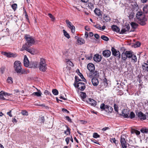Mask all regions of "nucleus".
I'll return each instance as SVG.
<instances>
[{
  "mask_svg": "<svg viewBox=\"0 0 148 148\" xmlns=\"http://www.w3.org/2000/svg\"><path fill=\"white\" fill-rule=\"evenodd\" d=\"M101 38L106 41H107L109 40V38L107 36L102 35L101 36Z\"/></svg>",
  "mask_w": 148,
  "mask_h": 148,
  "instance_id": "obj_42",
  "label": "nucleus"
},
{
  "mask_svg": "<svg viewBox=\"0 0 148 148\" xmlns=\"http://www.w3.org/2000/svg\"><path fill=\"white\" fill-rule=\"evenodd\" d=\"M63 32L64 33V36L67 38L69 39L70 38V36L69 34L65 30H63Z\"/></svg>",
  "mask_w": 148,
  "mask_h": 148,
  "instance_id": "obj_34",
  "label": "nucleus"
},
{
  "mask_svg": "<svg viewBox=\"0 0 148 148\" xmlns=\"http://www.w3.org/2000/svg\"><path fill=\"white\" fill-rule=\"evenodd\" d=\"M48 16L51 19V20L53 21L55 20V18L54 16L51 14L49 13L48 14Z\"/></svg>",
  "mask_w": 148,
  "mask_h": 148,
  "instance_id": "obj_49",
  "label": "nucleus"
},
{
  "mask_svg": "<svg viewBox=\"0 0 148 148\" xmlns=\"http://www.w3.org/2000/svg\"><path fill=\"white\" fill-rule=\"evenodd\" d=\"M14 65V68L15 71L18 74H27L29 72L28 70L22 69L21 63L19 61H17L15 62Z\"/></svg>",
  "mask_w": 148,
  "mask_h": 148,
  "instance_id": "obj_1",
  "label": "nucleus"
},
{
  "mask_svg": "<svg viewBox=\"0 0 148 148\" xmlns=\"http://www.w3.org/2000/svg\"><path fill=\"white\" fill-rule=\"evenodd\" d=\"M90 79H91L93 85L95 86H97L99 84V81L97 78H92Z\"/></svg>",
  "mask_w": 148,
  "mask_h": 148,
  "instance_id": "obj_23",
  "label": "nucleus"
},
{
  "mask_svg": "<svg viewBox=\"0 0 148 148\" xmlns=\"http://www.w3.org/2000/svg\"><path fill=\"white\" fill-rule=\"evenodd\" d=\"M131 5L132 6V8L133 10H137L138 9V5L136 3L134 2L132 3Z\"/></svg>",
  "mask_w": 148,
  "mask_h": 148,
  "instance_id": "obj_28",
  "label": "nucleus"
},
{
  "mask_svg": "<svg viewBox=\"0 0 148 148\" xmlns=\"http://www.w3.org/2000/svg\"><path fill=\"white\" fill-rule=\"evenodd\" d=\"M7 82L10 83H12L13 82L12 79L10 77H9L7 80Z\"/></svg>",
  "mask_w": 148,
  "mask_h": 148,
  "instance_id": "obj_51",
  "label": "nucleus"
},
{
  "mask_svg": "<svg viewBox=\"0 0 148 148\" xmlns=\"http://www.w3.org/2000/svg\"><path fill=\"white\" fill-rule=\"evenodd\" d=\"M135 116L134 113L133 112H131L129 116L130 119H132L135 117Z\"/></svg>",
  "mask_w": 148,
  "mask_h": 148,
  "instance_id": "obj_41",
  "label": "nucleus"
},
{
  "mask_svg": "<svg viewBox=\"0 0 148 148\" xmlns=\"http://www.w3.org/2000/svg\"><path fill=\"white\" fill-rule=\"evenodd\" d=\"M111 51L112 55L118 58H121V53L120 52L118 51H117L113 47H112Z\"/></svg>",
  "mask_w": 148,
  "mask_h": 148,
  "instance_id": "obj_10",
  "label": "nucleus"
},
{
  "mask_svg": "<svg viewBox=\"0 0 148 148\" xmlns=\"http://www.w3.org/2000/svg\"><path fill=\"white\" fill-rule=\"evenodd\" d=\"M39 69L40 71L45 72L47 69L45 60L43 58H41L39 63Z\"/></svg>",
  "mask_w": 148,
  "mask_h": 148,
  "instance_id": "obj_5",
  "label": "nucleus"
},
{
  "mask_svg": "<svg viewBox=\"0 0 148 148\" xmlns=\"http://www.w3.org/2000/svg\"><path fill=\"white\" fill-rule=\"evenodd\" d=\"M80 96L82 99H84L86 98V95L85 93L82 92L80 94Z\"/></svg>",
  "mask_w": 148,
  "mask_h": 148,
  "instance_id": "obj_44",
  "label": "nucleus"
},
{
  "mask_svg": "<svg viewBox=\"0 0 148 148\" xmlns=\"http://www.w3.org/2000/svg\"><path fill=\"white\" fill-rule=\"evenodd\" d=\"M42 94L40 90H38V92H33L32 95L33 96H36L39 97L41 96Z\"/></svg>",
  "mask_w": 148,
  "mask_h": 148,
  "instance_id": "obj_30",
  "label": "nucleus"
},
{
  "mask_svg": "<svg viewBox=\"0 0 148 148\" xmlns=\"http://www.w3.org/2000/svg\"><path fill=\"white\" fill-rule=\"evenodd\" d=\"M138 117L141 119L144 120L146 119V116L141 112H139L137 114Z\"/></svg>",
  "mask_w": 148,
  "mask_h": 148,
  "instance_id": "obj_16",
  "label": "nucleus"
},
{
  "mask_svg": "<svg viewBox=\"0 0 148 148\" xmlns=\"http://www.w3.org/2000/svg\"><path fill=\"white\" fill-rule=\"evenodd\" d=\"M86 101L92 106H95L96 105V101L91 98H89Z\"/></svg>",
  "mask_w": 148,
  "mask_h": 148,
  "instance_id": "obj_18",
  "label": "nucleus"
},
{
  "mask_svg": "<svg viewBox=\"0 0 148 148\" xmlns=\"http://www.w3.org/2000/svg\"><path fill=\"white\" fill-rule=\"evenodd\" d=\"M25 38L26 39V42L23 45V48L26 49L27 47H29L35 43L34 39L32 36H31L29 35L25 34Z\"/></svg>",
  "mask_w": 148,
  "mask_h": 148,
  "instance_id": "obj_2",
  "label": "nucleus"
},
{
  "mask_svg": "<svg viewBox=\"0 0 148 148\" xmlns=\"http://www.w3.org/2000/svg\"><path fill=\"white\" fill-rule=\"evenodd\" d=\"M94 13L96 14L98 16H100L101 15V11L100 10L97 8H96L95 10L94 11Z\"/></svg>",
  "mask_w": 148,
  "mask_h": 148,
  "instance_id": "obj_29",
  "label": "nucleus"
},
{
  "mask_svg": "<svg viewBox=\"0 0 148 148\" xmlns=\"http://www.w3.org/2000/svg\"><path fill=\"white\" fill-rule=\"evenodd\" d=\"M2 53L5 56L9 58L14 57L16 56L15 54L11 53H7L6 52H3Z\"/></svg>",
  "mask_w": 148,
  "mask_h": 148,
  "instance_id": "obj_20",
  "label": "nucleus"
},
{
  "mask_svg": "<svg viewBox=\"0 0 148 148\" xmlns=\"http://www.w3.org/2000/svg\"><path fill=\"white\" fill-rule=\"evenodd\" d=\"M75 81L74 84V85L75 86V85L77 84V82L81 81V80L80 79H79V77L77 76H75Z\"/></svg>",
  "mask_w": 148,
  "mask_h": 148,
  "instance_id": "obj_37",
  "label": "nucleus"
},
{
  "mask_svg": "<svg viewBox=\"0 0 148 148\" xmlns=\"http://www.w3.org/2000/svg\"><path fill=\"white\" fill-rule=\"evenodd\" d=\"M38 63L36 61L31 62L29 64V67L31 68H35L37 67Z\"/></svg>",
  "mask_w": 148,
  "mask_h": 148,
  "instance_id": "obj_19",
  "label": "nucleus"
},
{
  "mask_svg": "<svg viewBox=\"0 0 148 148\" xmlns=\"http://www.w3.org/2000/svg\"><path fill=\"white\" fill-rule=\"evenodd\" d=\"M132 60H133L134 62H136L137 61V58L136 56L134 54H133L132 57H131Z\"/></svg>",
  "mask_w": 148,
  "mask_h": 148,
  "instance_id": "obj_45",
  "label": "nucleus"
},
{
  "mask_svg": "<svg viewBox=\"0 0 148 148\" xmlns=\"http://www.w3.org/2000/svg\"><path fill=\"white\" fill-rule=\"evenodd\" d=\"M140 131L143 133H148V130L147 129H141Z\"/></svg>",
  "mask_w": 148,
  "mask_h": 148,
  "instance_id": "obj_48",
  "label": "nucleus"
},
{
  "mask_svg": "<svg viewBox=\"0 0 148 148\" xmlns=\"http://www.w3.org/2000/svg\"><path fill=\"white\" fill-rule=\"evenodd\" d=\"M66 119L70 122H71L72 121L71 119L68 116H66L65 117Z\"/></svg>",
  "mask_w": 148,
  "mask_h": 148,
  "instance_id": "obj_57",
  "label": "nucleus"
},
{
  "mask_svg": "<svg viewBox=\"0 0 148 148\" xmlns=\"http://www.w3.org/2000/svg\"><path fill=\"white\" fill-rule=\"evenodd\" d=\"M94 26L95 27H96L97 29L101 30V27L100 25H95Z\"/></svg>",
  "mask_w": 148,
  "mask_h": 148,
  "instance_id": "obj_56",
  "label": "nucleus"
},
{
  "mask_svg": "<svg viewBox=\"0 0 148 148\" xmlns=\"http://www.w3.org/2000/svg\"><path fill=\"white\" fill-rule=\"evenodd\" d=\"M143 11L145 13H147L148 12V5L146 4L143 8Z\"/></svg>",
  "mask_w": 148,
  "mask_h": 148,
  "instance_id": "obj_33",
  "label": "nucleus"
},
{
  "mask_svg": "<svg viewBox=\"0 0 148 148\" xmlns=\"http://www.w3.org/2000/svg\"><path fill=\"white\" fill-rule=\"evenodd\" d=\"M11 7L14 11H15L17 8V5L16 3H14L11 5Z\"/></svg>",
  "mask_w": 148,
  "mask_h": 148,
  "instance_id": "obj_35",
  "label": "nucleus"
},
{
  "mask_svg": "<svg viewBox=\"0 0 148 148\" xmlns=\"http://www.w3.org/2000/svg\"><path fill=\"white\" fill-rule=\"evenodd\" d=\"M142 68L144 71H148V64L145 63H143L142 66Z\"/></svg>",
  "mask_w": 148,
  "mask_h": 148,
  "instance_id": "obj_25",
  "label": "nucleus"
},
{
  "mask_svg": "<svg viewBox=\"0 0 148 148\" xmlns=\"http://www.w3.org/2000/svg\"><path fill=\"white\" fill-rule=\"evenodd\" d=\"M124 135H121L120 138V143L123 148H127V145L125 139Z\"/></svg>",
  "mask_w": 148,
  "mask_h": 148,
  "instance_id": "obj_9",
  "label": "nucleus"
},
{
  "mask_svg": "<svg viewBox=\"0 0 148 148\" xmlns=\"http://www.w3.org/2000/svg\"><path fill=\"white\" fill-rule=\"evenodd\" d=\"M52 92L53 95H57L58 93V91L56 89H53Z\"/></svg>",
  "mask_w": 148,
  "mask_h": 148,
  "instance_id": "obj_43",
  "label": "nucleus"
},
{
  "mask_svg": "<svg viewBox=\"0 0 148 148\" xmlns=\"http://www.w3.org/2000/svg\"><path fill=\"white\" fill-rule=\"evenodd\" d=\"M129 114V110L127 109H123L122 110V114H120V115L122 116L124 118H128Z\"/></svg>",
  "mask_w": 148,
  "mask_h": 148,
  "instance_id": "obj_12",
  "label": "nucleus"
},
{
  "mask_svg": "<svg viewBox=\"0 0 148 148\" xmlns=\"http://www.w3.org/2000/svg\"><path fill=\"white\" fill-rule=\"evenodd\" d=\"M21 113L23 115L27 116L28 115V112L25 110L22 111Z\"/></svg>",
  "mask_w": 148,
  "mask_h": 148,
  "instance_id": "obj_52",
  "label": "nucleus"
},
{
  "mask_svg": "<svg viewBox=\"0 0 148 148\" xmlns=\"http://www.w3.org/2000/svg\"><path fill=\"white\" fill-rule=\"evenodd\" d=\"M66 23L68 27L71 29V32L74 33L75 31V28L71 23L68 20H66Z\"/></svg>",
  "mask_w": 148,
  "mask_h": 148,
  "instance_id": "obj_8",
  "label": "nucleus"
},
{
  "mask_svg": "<svg viewBox=\"0 0 148 148\" xmlns=\"http://www.w3.org/2000/svg\"><path fill=\"white\" fill-rule=\"evenodd\" d=\"M80 90H83L85 88L84 84L82 82H79L77 84V86H75Z\"/></svg>",
  "mask_w": 148,
  "mask_h": 148,
  "instance_id": "obj_11",
  "label": "nucleus"
},
{
  "mask_svg": "<svg viewBox=\"0 0 148 148\" xmlns=\"http://www.w3.org/2000/svg\"><path fill=\"white\" fill-rule=\"evenodd\" d=\"M23 13L25 14V18L27 20V21H29V19L28 18V15L27 14L26 11L25 9L24 8H23Z\"/></svg>",
  "mask_w": 148,
  "mask_h": 148,
  "instance_id": "obj_36",
  "label": "nucleus"
},
{
  "mask_svg": "<svg viewBox=\"0 0 148 148\" xmlns=\"http://www.w3.org/2000/svg\"><path fill=\"white\" fill-rule=\"evenodd\" d=\"M77 42L78 44L81 45L85 43V40L83 38H80L78 39Z\"/></svg>",
  "mask_w": 148,
  "mask_h": 148,
  "instance_id": "obj_31",
  "label": "nucleus"
},
{
  "mask_svg": "<svg viewBox=\"0 0 148 148\" xmlns=\"http://www.w3.org/2000/svg\"><path fill=\"white\" fill-rule=\"evenodd\" d=\"M91 140L92 142L97 144H99V142L97 141L96 140L93 139H91Z\"/></svg>",
  "mask_w": 148,
  "mask_h": 148,
  "instance_id": "obj_55",
  "label": "nucleus"
},
{
  "mask_svg": "<svg viewBox=\"0 0 148 148\" xmlns=\"http://www.w3.org/2000/svg\"><path fill=\"white\" fill-rule=\"evenodd\" d=\"M44 93L46 95H49V94H51V93L50 92H49L47 90H45L44 92Z\"/></svg>",
  "mask_w": 148,
  "mask_h": 148,
  "instance_id": "obj_64",
  "label": "nucleus"
},
{
  "mask_svg": "<svg viewBox=\"0 0 148 148\" xmlns=\"http://www.w3.org/2000/svg\"><path fill=\"white\" fill-rule=\"evenodd\" d=\"M93 137L94 138H99L100 136L97 133H94L93 134Z\"/></svg>",
  "mask_w": 148,
  "mask_h": 148,
  "instance_id": "obj_47",
  "label": "nucleus"
},
{
  "mask_svg": "<svg viewBox=\"0 0 148 148\" xmlns=\"http://www.w3.org/2000/svg\"><path fill=\"white\" fill-rule=\"evenodd\" d=\"M135 47H138L140 45V43L139 42H137L135 43Z\"/></svg>",
  "mask_w": 148,
  "mask_h": 148,
  "instance_id": "obj_53",
  "label": "nucleus"
},
{
  "mask_svg": "<svg viewBox=\"0 0 148 148\" xmlns=\"http://www.w3.org/2000/svg\"><path fill=\"white\" fill-rule=\"evenodd\" d=\"M94 36L97 39H98L99 37V36L97 34H94Z\"/></svg>",
  "mask_w": 148,
  "mask_h": 148,
  "instance_id": "obj_63",
  "label": "nucleus"
},
{
  "mask_svg": "<svg viewBox=\"0 0 148 148\" xmlns=\"http://www.w3.org/2000/svg\"><path fill=\"white\" fill-rule=\"evenodd\" d=\"M70 128L68 126H67L66 130L64 131V133L66 135L70 134Z\"/></svg>",
  "mask_w": 148,
  "mask_h": 148,
  "instance_id": "obj_40",
  "label": "nucleus"
},
{
  "mask_svg": "<svg viewBox=\"0 0 148 148\" xmlns=\"http://www.w3.org/2000/svg\"><path fill=\"white\" fill-rule=\"evenodd\" d=\"M112 29L114 31L119 32L120 31V29L116 25H113L112 27Z\"/></svg>",
  "mask_w": 148,
  "mask_h": 148,
  "instance_id": "obj_27",
  "label": "nucleus"
},
{
  "mask_svg": "<svg viewBox=\"0 0 148 148\" xmlns=\"http://www.w3.org/2000/svg\"><path fill=\"white\" fill-rule=\"evenodd\" d=\"M103 19L106 22L109 21H110L111 19L110 17L107 15H104L103 17Z\"/></svg>",
  "mask_w": 148,
  "mask_h": 148,
  "instance_id": "obj_32",
  "label": "nucleus"
},
{
  "mask_svg": "<svg viewBox=\"0 0 148 148\" xmlns=\"http://www.w3.org/2000/svg\"><path fill=\"white\" fill-rule=\"evenodd\" d=\"M8 94L7 93H5L2 91L0 92V99H2V100H5V99L4 98V96H6L8 95Z\"/></svg>",
  "mask_w": 148,
  "mask_h": 148,
  "instance_id": "obj_24",
  "label": "nucleus"
},
{
  "mask_svg": "<svg viewBox=\"0 0 148 148\" xmlns=\"http://www.w3.org/2000/svg\"><path fill=\"white\" fill-rule=\"evenodd\" d=\"M39 121L42 123H43L45 121V119L44 116L41 117L39 119Z\"/></svg>",
  "mask_w": 148,
  "mask_h": 148,
  "instance_id": "obj_54",
  "label": "nucleus"
},
{
  "mask_svg": "<svg viewBox=\"0 0 148 148\" xmlns=\"http://www.w3.org/2000/svg\"><path fill=\"white\" fill-rule=\"evenodd\" d=\"M99 71L96 70L94 72H90L87 74V76L89 78L91 79L92 78H97L99 77Z\"/></svg>",
  "mask_w": 148,
  "mask_h": 148,
  "instance_id": "obj_7",
  "label": "nucleus"
},
{
  "mask_svg": "<svg viewBox=\"0 0 148 148\" xmlns=\"http://www.w3.org/2000/svg\"><path fill=\"white\" fill-rule=\"evenodd\" d=\"M134 13L132 10H130L128 14V16L130 19H132L134 17Z\"/></svg>",
  "mask_w": 148,
  "mask_h": 148,
  "instance_id": "obj_26",
  "label": "nucleus"
},
{
  "mask_svg": "<svg viewBox=\"0 0 148 148\" xmlns=\"http://www.w3.org/2000/svg\"><path fill=\"white\" fill-rule=\"evenodd\" d=\"M132 27L134 29L136 28L138 26V24L134 22H132L131 24Z\"/></svg>",
  "mask_w": 148,
  "mask_h": 148,
  "instance_id": "obj_38",
  "label": "nucleus"
},
{
  "mask_svg": "<svg viewBox=\"0 0 148 148\" xmlns=\"http://www.w3.org/2000/svg\"><path fill=\"white\" fill-rule=\"evenodd\" d=\"M23 62L24 65L26 67H29L30 63L26 55H25L24 56Z\"/></svg>",
  "mask_w": 148,
  "mask_h": 148,
  "instance_id": "obj_15",
  "label": "nucleus"
},
{
  "mask_svg": "<svg viewBox=\"0 0 148 148\" xmlns=\"http://www.w3.org/2000/svg\"><path fill=\"white\" fill-rule=\"evenodd\" d=\"M12 110H10L9 112H7V114L10 117H12V115L11 114Z\"/></svg>",
  "mask_w": 148,
  "mask_h": 148,
  "instance_id": "obj_60",
  "label": "nucleus"
},
{
  "mask_svg": "<svg viewBox=\"0 0 148 148\" xmlns=\"http://www.w3.org/2000/svg\"><path fill=\"white\" fill-rule=\"evenodd\" d=\"M111 54V51L109 50H104L102 52L103 56L106 58L109 57L110 56Z\"/></svg>",
  "mask_w": 148,
  "mask_h": 148,
  "instance_id": "obj_17",
  "label": "nucleus"
},
{
  "mask_svg": "<svg viewBox=\"0 0 148 148\" xmlns=\"http://www.w3.org/2000/svg\"><path fill=\"white\" fill-rule=\"evenodd\" d=\"M133 54V52L131 51H126L123 52L121 54L122 59L124 61H125L127 58H131Z\"/></svg>",
  "mask_w": 148,
  "mask_h": 148,
  "instance_id": "obj_4",
  "label": "nucleus"
},
{
  "mask_svg": "<svg viewBox=\"0 0 148 148\" xmlns=\"http://www.w3.org/2000/svg\"><path fill=\"white\" fill-rule=\"evenodd\" d=\"M70 140V138L69 137H67L65 139V141L66 143V144L67 145L68 144Z\"/></svg>",
  "mask_w": 148,
  "mask_h": 148,
  "instance_id": "obj_59",
  "label": "nucleus"
},
{
  "mask_svg": "<svg viewBox=\"0 0 148 148\" xmlns=\"http://www.w3.org/2000/svg\"><path fill=\"white\" fill-rule=\"evenodd\" d=\"M88 6L91 9L93 8L94 7L93 4L91 2L89 3L88 5Z\"/></svg>",
  "mask_w": 148,
  "mask_h": 148,
  "instance_id": "obj_50",
  "label": "nucleus"
},
{
  "mask_svg": "<svg viewBox=\"0 0 148 148\" xmlns=\"http://www.w3.org/2000/svg\"><path fill=\"white\" fill-rule=\"evenodd\" d=\"M88 70L90 72H93L95 71V67L94 65L92 63H89L87 66Z\"/></svg>",
  "mask_w": 148,
  "mask_h": 148,
  "instance_id": "obj_14",
  "label": "nucleus"
},
{
  "mask_svg": "<svg viewBox=\"0 0 148 148\" xmlns=\"http://www.w3.org/2000/svg\"><path fill=\"white\" fill-rule=\"evenodd\" d=\"M114 110L117 112L118 114H119L118 107L117 105H116V104H114Z\"/></svg>",
  "mask_w": 148,
  "mask_h": 148,
  "instance_id": "obj_46",
  "label": "nucleus"
},
{
  "mask_svg": "<svg viewBox=\"0 0 148 148\" xmlns=\"http://www.w3.org/2000/svg\"><path fill=\"white\" fill-rule=\"evenodd\" d=\"M130 28V27L129 24L125 25L121 29L120 33L121 34H123L126 32L129 31Z\"/></svg>",
  "mask_w": 148,
  "mask_h": 148,
  "instance_id": "obj_13",
  "label": "nucleus"
},
{
  "mask_svg": "<svg viewBox=\"0 0 148 148\" xmlns=\"http://www.w3.org/2000/svg\"><path fill=\"white\" fill-rule=\"evenodd\" d=\"M78 74L82 79L83 81L85 82L86 81V79L84 77L83 75L81 73H80V72H79L78 73Z\"/></svg>",
  "mask_w": 148,
  "mask_h": 148,
  "instance_id": "obj_39",
  "label": "nucleus"
},
{
  "mask_svg": "<svg viewBox=\"0 0 148 148\" xmlns=\"http://www.w3.org/2000/svg\"><path fill=\"white\" fill-rule=\"evenodd\" d=\"M111 141L112 143H113L115 144L116 143V140L115 138H112L111 140Z\"/></svg>",
  "mask_w": 148,
  "mask_h": 148,
  "instance_id": "obj_62",
  "label": "nucleus"
},
{
  "mask_svg": "<svg viewBox=\"0 0 148 148\" xmlns=\"http://www.w3.org/2000/svg\"><path fill=\"white\" fill-rule=\"evenodd\" d=\"M86 58L88 60H91L92 58V56L91 55H90L89 56H86Z\"/></svg>",
  "mask_w": 148,
  "mask_h": 148,
  "instance_id": "obj_61",
  "label": "nucleus"
},
{
  "mask_svg": "<svg viewBox=\"0 0 148 148\" xmlns=\"http://www.w3.org/2000/svg\"><path fill=\"white\" fill-rule=\"evenodd\" d=\"M100 108L108 113H111L113 111V108L111 106L103 103L101 104Z\"/></svg>",
  "mask_w": 148,
  "mask_h": 148,
  "instance_id": "obj_6",
  "label": "nucleus"
},
{
  "mask_svg": "<svg viewBox=\"0 0 148 148\" xmlns=\"http://www.w3.org/2000/svg\"><path fill=\"white\" fill-rule=\"evenodd\" d=\"M94 60L96 62H99L101 60V57L98 54H95L94 55Z\"/></svg>",
  "mask_w": 148,
  "mask_h": 148,
  "instance_id": "obj_21",
  "label": "nucleus"
},
{
  "mask_svg": "<svg viewBox=\"0 0 148 148\" xmlns=\"http://www.w3.org/2000/svg\"><path fill=\"white\" fill-rule=\"evenodd\" d=\"M29 47H27L26 49L25 48H23V47L22 48V50H26V51H28V52L32 54H34L35 53V50L34 49H29L28 48Z\"/></svg>",
  "mask_w": 148,
  "mask_h": 148,
  "instance_id": "obj_22",
  "label": "nucleus"
},
{
  "mask_svg": "<svg viewBox=\"0 0 148 148\" xmlns=\"http://www.w3.org/2000/svg\"><path fill=\"white\" fill-rule=\"evenodd\" d=\"M136 17L139 20L138 22L140 25H145V22L147 21V19L142 12H138L136 14Z\"/></svg>",
  "mask_w": 148,
  "mask_h": 148,
  "instance_id": "obj_3",
  "label": "nucleus"
},
{
  "mask_svg": "<svg viewBox=\"0 0 148 148\" xmlns=\"http://www.w3.org/2000/svg\"><path fill=\"white\" fill-rule=\"evenodd\" d=\"M67 63V64H69L70 66H73L74 65L73 63L71 61H68Z\"/></svg>",
  "mask_w": 148,
  "mask_h": 148,
  "instance_id": "obj_58",
  "label": "nucleus"
}]
</instances>
